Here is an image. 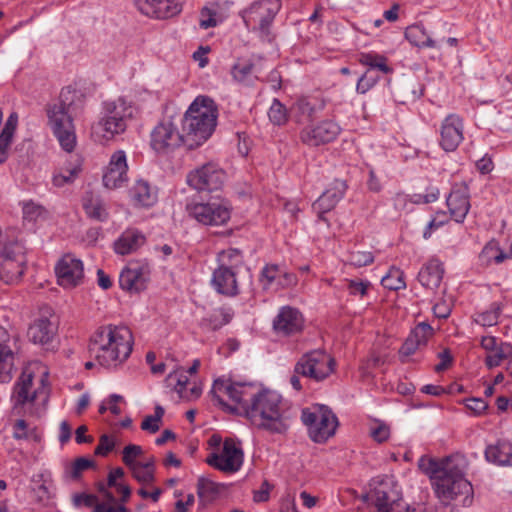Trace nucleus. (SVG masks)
<instances>
[{"label": "nucleus", "mask_w": 512, "mask_h": 512, "mask_svg": "<svg viewBox=\"0 0 512 512\" xmlns=\"http://www.w3.org/2000/svg\"><path fill=\"white\" fill-rule=\"evenodd\" d=\"M133 344V334L127 326L106 325L92 336L89 351L99 365L116 369L130 357Z\"/></svg>", "instance_id": "obj_1"}, {"label": "nucleus", "mask_w": 512, "mask_h": 512, "mask_svg": "<svg viewBox=\"0 0 512 512\" xmlns=\"http://www.w3.org/2000/svg\"><path fill=\"white\" fill-rule=\"evenodd\" d=\"M244 415L253 425L270 433L284 434L290 426L286 403L280 394L271 390L259 388Z\"/></svg>", "instance_id": "obj_2"}, {"label": "nucleus", "mask_w": 512, "mask_h": 512, "mask_svg": "<svg viewBox=\"0 0 512 512\" xmlns=\"http://www.w3.org/2000/svg\"><path fill=\"white\" fill-rule=\"evenodd\" d=\"M217 109L211 99L197 97L182 118L186 147L195 149L212 135L217 124Z\"/></svg>", "instance_id": "obj_3"}, {"label": "nucleus", "mask_w": 512, "mask_h": 512, "mask_svg": "<svg viewBox=\"0 0 512 512\" xmlns=\"http://www.w3.org/2000/svg\"><path fill=\"white\" fill-rule=\"evenodd\" d=\"M77 94L67 87L62 89L59 97L46 106L48 125L60 146L71 152L76 146V133L73 120L74 103Z\"/></svg>", "instance_id": "obj_4"}, {"label": "nucleus", "mask_w": 512, "mask_h": 512, "mask_svg": "<svg viewBox=\"0 0 512 512\" xmlns=\"http://www.w3.org/2000/svg\"><path fill=\"white\" fill-rule=\"evenodd\" d=\"M133 107L123 98L105 102L102 115L91 126L93 140L105 144L127 128V121L133 116Z\"/></svg>", "instance_id": "obj_5"}, {"label": "nucleus", "mask_w": 512, "mask_h": 512, "mask_svg": "<svg viewBox=\"0 0 512 512\" xmlns=\"http://www.w3.org/2000/svg\"><path fill=\"white\" fill-rule=\"evenodd\" d=\"M259 386L251 382H235L229 378L214 381L211 394L217 402L231 410L244 414L258 394Z\"/></svg>", "instance_id": "obj_6"}, {"label": "nucleus", "mask_w": 512, "mask_h": 512, "mask_svg": "<svg viewBox=\"0 0 512 512\" xmlns=\"http://www.w3.org/2000/svg\"><path fill=\"white\" fill-rule=\"evenodd\" d=\"M301 420L307 428L309 438L317 444H324L332 438L339 426L337 416L325 406L316 404L304 408Z\"/></svg>", "instance_id": "obj_7"}, {"label": "nucleus", "mask_w": 512, "mask_h": 512, "mask_svg": "<svg viewBox=\"0 0 512 512\" xmlns=\"http://www.w3.org/2000/svg\"><path fill=\"white\" fill-rule=\"evenodd\" d=\"M433 492L444 506L468 508L474 502L473 485L466 478L437 477Z\"/></svg>", "instance_id": "obj_8"}, {"label": "nucleus", "mask_w": 512, "mask_h": 512, "mask_svg": "<svg viewBox=\"0 0 512 512\" xmlns=\"http://www.w3.org/2000/svg\"><path fill=\"white\" fill-rule=\"evenodd\" d=\"M46 381V376L43 375L38 387L34 388L32 373L23 371L14 386V407L35 406V410L30 411V413L40 416L45 410L49 397Z\"/></svg>", "instance_id": "obj_9"}, {"label": "nucleus", "mask_w": 512, "mask_h": 512, "mask_svg": "<svg viewBox=\"0 0 512 512\" xmlns=\"http://www.w3.org/2000/svg\"><path fill=\"white\" fill-rule=\"evenodd\" d=\"M336 369L334 357L325 349L317 348L302 354L294 364L293 371L314 382H323Z\"/></svg>", "instance_id": "obj_10"}, {"label": "nucleus", "mask_w": 512, "mask_h": 512, "mask_svg": "<svg viewBox=\"0 0 512 512\" xmlns=\"http://www.w3.org/2000/svg\"><path fill=\"white\" fill-rule=\"evenodd\" d=\"M231 206L221 197H211L207 201H192L186 205L189 217L199 224L209 227L226 225L231 218Z\"/></svg>", "instance_id": "obj_11"}, {"label": "nucleus", "mask_w": 512, "mask_h": 512, "mask_svg": "<svg viewBox=\"0 0 512 512\" xmlns=\"http://www.w3.org/2000/svg\"><path fill=\"white\" fill-rule=\"evenodd\" d=\"M26 248L19 241L9 242L0 251V280L18 283L26 270Z\"/></svg>", "instance_id": "obj_12"}, {"label": "nucleus", "mask_w": 512, "mask_h": 512, "mask_svg": "<svg viewBox=\"0 0 512 512\" xmlns=\"http://www.w3.org/2000/svg\"><path fill=\"white\" fill-rule=\"evenodd\" d=\"M185 133L180 132L173 116L163 118L152 129L150 145L160 154H168L181 146L186 147Z\"/></svg>", "instance_id": "obj_13"}, {"label": "nucleus", "mask_w": 512, "mask_h": 512, "mask_svg": "<svg viewBox=\"0 0 512 512\" xmlns=\"http://www.w3.org/2000/svg\"><path fill=\"white\" fill-rule=\"evenodd\" d=\"M244 462V452L241 443L232 438H226L221 448L211 452L206 463L214 469L226 474L238 472Z\"/></svg>", "instance_id": "obj_14"}, {"label": "nucleus", "mask_w": 512, "mask_h": 512, "mask_svg": "<svg viewBox=\"0 0 512 512\" xmlns=\"http://www.w3.org/2000/svg\"><path fill=\"white\" fill-rule=\"evenodd\" d=\"M279 9V0H259L242 12V18L247 28L268 33L269 26Z\"/></svg>", "instance_id": "obj_15"}, {"label": "nucleus", "mask_w": 512, "mask_h": 512, "mask_svg": "<svg viewBox=\"0 0 512 512\" xmlns=\"http://www.w3.org/2000/svg\"><path fill=\"white\" fill-rule=\"evenodd\" d=\"M340 132L341 127L337 122L326 119L303 128L300 139L308 146L318 147L336 140Z\"/></svg>", "instance_id": "obj_16"}, {"label": "nucleus", "mask_w": 512, "mask_h": 512, "mask_svg": "<svg viewBox=\"0 0 512 512\" xmlns=\"http://www.w3.org/2000/svg\"><path fill=\"white\" fill-rule=\"evenodd\" d=\"M224 179V171L213 163L204 164L187 176L188 184L199 191L218 190L222 187Z\"/></svg>", "instance_id": "obj_17"}, {"label": "nucleus", "mask_w": 512, "mask_h": 512, "mask_svg": "<svg viewBox=\"0 0 512 512\" xmlns=\"http://www.w3.org/2000/svg\"><path fill=\"white\" fill-rule=\"evenodd\" d=\"M439 145L446 152H454L464 140L463 119L455 113L447 115L439 127Z\"/></svg>", "instance_id": "obj_18"}, {"label": "nucleus", "mask_w": 512, "mask_h": 512, "mask_svg": "<svg viewBox=\"0 0 512 512\" xmlns=\"http://www.w3.org/2000/svg\"><path fill=\"white\" fill-rule=\"evenodd\" d=\"M55 273L60 286L74 288L83 282V262L72 254H66L56 264Z\"/></svg>", "instance_id": "obj_19"}, {"label": "nucleus", "mask_w": 512, "mask_h": 512, "mask_svg": "<svg viewBox=\"0 0 512 512\" xmlns=\"http://www.w3.org/2000/svg\"><path fill=\"white\" fill-rule=\"evenodd\" d=\"M259 280L265 290L291 288L298 282L296 274L277 264H266Z\"/></svg>", "instance_id": "obj_20"}, {"label": "nucleus", "mask_w": 512, "mask_h": 512, "mask_svg": "<svg viewBox=\"0 0 512 512\" xmlns=\"http://www.w3.org/2000/svg\"><path fill=\"white\" fill-rule=\"evenodd\" d=\"M304 319L296 308L282 307L273 320V329L277 335L283 337L294 336L302 332Z\"/></svg>", "instance_id": "obj_21"}, {"label": "nucleus", "mask_w": 512, "mask_h": 512, "mask_svg": "<svg viewBox=\"0 0 512 512\" xmlns=\"http://www.w3.org/2000/svg\"><path fill=\"white\" fill-rule=\"evenodd\" d=\"M128 164L126 153L123 150L115 151L103 174V184L108 189H117L128 180Z\"/></svg>", "instance_id": "obj_22"}, {"label": "nucleus", "mask_w": 512, "mask_h": 512, "mask_svg": "<svg viewBox=\"0 0 512 512\" xmlns=\"http://www.w3.org/2000/svg\"><path fill=\"white\" fill-rule=\"evenodd\" d=\"M134 4L143 15L156 19L174 17L182 9L177 0H134Z\"/></svg>", "instance_id": "obj_23"}, {"label": "nucleus", "mask_w": 512, "mask_h": 512, "mask_svg": "<svg viewBox=\"0 0 512 512\" xmlns=\"http://www.w3.org/2000/svg\"><path fill=\"white\" fill-rule=\"evenodd\" d=\"M446 204L452 218L456 222L462 223L470 210V192L468 186L465 183L455 184L446 198Z\"/></svg>", "instance_id": "obj_24"}, {"label": "nucleus", "mask_w": 512, "mask_h": 512, "mask_svg": "<svg viewBox=\"0 0 512 512\" xmlns=\"http://www.w3.org/2000/svg\"><path fill=\"white\" fill-rule=\"evenodd\" d=\"M347 189L345 181L336 179L319 198L313 203V211L319 219L326 221L324 214L334 209L337 203L343 198Z\"/></svg>", "instance_id": "obj_25"}, {"label": "nucleus", "mask_w": 512, "mask_h": 512, "mask_svg": "<svg viewBox=\"0 0 512 512\" xmlns=\"http://www.w3.org/2000/svg\"><path fill=\"white\" fill-rule=\"evenodd\" d=\"M148 279L149 269L146 265L130 264L122 270L119 285L125 291L138 293L146 289Z\"/></svg>", "instance_id": "obj_26"}, {"label": "nucleus", "mask_w": 512, "mask_h": 512, "mask_svg": "<svg viewBox=\"0 0 512 512\" xmlns=\"http://www.w3.org/2000/svg\"><path fill=\"white\" fill-rule=\"evenodd\" d=\"M146 242L145 235L136 228H127L115 240L113 248L118 255H128L136 252Z\"/></svg>", "instance_id": "obj_27"}, {"label": "nucleus", "mask_w": 512, "mask_h": 512, "mask_svg": "<svg viewBox=\"0 0 512 512\" xmlns=\"http://www.w3.org/2000/svg\"><path fill=\"white\" fill-rule=\"evenodd\" d=\"M211 282L219 294L235 296L239 293L236 271L226 266H218L214 270Z\"/></svg>", "instance_id": "obj_28"}, {"label": "nucleus", "mask_w": 512, "mask_h": 512, "mask_svg": "<svg viewBox=\"0 0 512 512\" xmlns=\"http://www.w3.org/2000/svg\"><path fill=\"white\" fill-rule=\"evenodd\" d=\"M443 275V264L438 259L431 258L421 267L417 279L424 288L434 291L440 286Z\"/></svg>", "instance_id": "obj_29"}, {"label": "nucleus", "mask_w": 512, "mask_h": 512, "mask_svg": "<svg viewBox=\"0 0 512 512\" xmlns=\"http://www.w3.org/2000/svg\"><path fill=\"white\" fill-rule=\"evenodd\" d=\"M130 198L134 206L152 207L158 199L156 187H153L148 181L139 179L129 190Z\"/></svg>", "instance_id": "obj_30"}, {"label": "nucleus", "mask_w": 512, "mask_h": 512, "mask_svg": "<svg viewBox=\"0 0 512 512\" xmlns=\"http://www.w3.org/2000/svg\"><path fill=\"white\" fill-rule=\"evenodd\" d=\"M485 458L497 466L512 467V442L499 440L488 445L485 449Z\"/></svg>", "instance_id": "obj_31"}, {"label": "nucleus", "mask_w": 512, "mask_h": 512, "mask_svg": "<svg viewBox=\"0 0 512 512\" xmlns=\"http://www.w3.org/2000/svg\"><path fill=\"white\" fill-rule=\"evenodd\" d=\"M57 326L46 317L36 319L28 329V337L31 341L38 344L49 343L55 336Z\"/></svg>", "instance_id": "obj_32"}, {"label": "nucleus", "mask_w": 512, "mask_h": 512, "mask_svg": "<svg viewBox=\"0 0 512 512\" xmlns=\"http://www.w3.org/2000/svg\"><path fill=\"white\" fill-rule=\"evenodd\" d=\"M374 496V502L378 512H415V509L410 511L409 507L392 491L377 489Z\"/></svg>", "instance_id": "obj_33"}, {"label": "nucleus", "mask_w": 512, "mask_h": 512, "mask_svg": "<svg viewBox=\"0 0 512 512\" xmlns=\"http://www.w3.org/2000/svg\"><path fill=\"white\" fill-rule=\"evenodd\" d=\"M228 486L224 483H217L208 477H200L197 482V494L201 501L210 503L224 494Z\"/></svg>", "instance_id": "obj_34"}, {"label": "nucleus", "mask_w": 512, "mask_h": 512, "mask_svg": "<svg viewBox=\"0 0 512 512\" xmlns=\"http://www.w3.org/2000/svg\"><path fill=\"white\" fill-rule=\"evenodd\" d=\"M469 462L460 453L453 454L442 461V476L451 478H465Z\"/></svg>", "instance_id": "obj_35"}, {"label": "nucleus", "mask_w": 512, "mask_h": 512, "mask_svg": "<svg viewBox=\"0 0 512 512\" xmlns=\"http://www.w3.org/2000/svg\"><path fill=\"white\" fill-rule=\"evenodd\" d=\"M234 316L231 308L220 307L213 309L202 320L201 327L206 330L215 331L228 324Z\"/></svg>", "instance_id": "obj_36"}, {"label": "nucleus", "mask_w": 512, "mask_h": 512, "mask_svg": "<svg viewBox=\"0 0 512 512\" xmlns=\"http://www.w3.org/2000/svg\"><path fill=\"white\" fill-rule=\"evenodd\" d=\"M83 208L87 216L96 221H106L109 213L106 208V204L99 197L93 193H87L83 198Z\"/></svg>", "instance_id": "obj_37"}, {"label": "nucleus", "mask_w": 512, "mask_h": 512, "mask_svg": "<svg viewBox=\"0 0 512 512\" xmlns=\"http://www.w3.org/2000/svg\"><path fill=\"white\" fill-rule=\"evenodd\" d=\"M405 37L412 45L419 48L437 47L436 42L427 34L424 26L421 24L407 27Z\"/></svg>", "instance_id": "obj_38"}, {"label": "nucleus", "mask_w": 512, "mask_h": 512, "mask_svg": "<svg viewBox=\"0 0 512 512\" xmlns=\"http://www.w3.org/2000/svg\"><path fill=\"white\" fill-rule=\"evenodd\" d=\"M17 122V115L12 113L0 133V164L4 163L8 158V147L11 144Z\"/></svg>", "instance_id": "obj_39"}, {"label": "nucleus", "mask_w": 512, "mask_h": 512, "mask_svg": "<svg viewBox=\"0 0 512 512\" xmlns=\"http://www.w3.org/2000/svg\"><path fill=\"white\" fill-rule=\"evenodd\" d=\"M358 61L360 64L369 66L371 69H378L384 74L392 72V68L387 64V58L374 52L360 53Z\"/></svg>", "instance_id": "obj_40"}, {"label": "nucleus", "mask_w": 512, "mask_h": 512, "mask_svg": "<svg viewBox=\"0 0 512 512\" xmlns=\"http://www.w3.org/2000/svg\"><path fill=\"white\" fill-rule=\"evenodd\" d=\"M507 254L500 249L498 243L496 241H490L488 242L481 254H480V258L481 260L486 264V265H489L491 263H496V264H500L502 263L505 259H507Z\"/></svg>", "instance_id": "obj_41"}, {"label": "nucleus", "mask_w": 512, "mask_h": 512, "mask_svg": "<svg viewBox=\"0 0 512 512\" xmlns=\"http://www.w3.org/2000/svg\"><path fill=\"white\" fill-rule=\"evenodd\" d=\"M506 359H512V345L501 342L499 346L486 356L485 363L489 368L497 367Z\"/></svg>", "instance_id": "obj_42"}, {"label": "nucleus", "mask_w": 512, "mask_h": 512, "mask_svg": "<svg viewBox=\"0 0 512 512\" xmlns=\"http://www.w3.org/2000/svg\"><path fill=\"white\" fill-rule=\"evenodd\" d=\"M165 383L181 397L189 384V379L186 372L182 368H178L167 375Z\"/></svg>", "instance_id": "obj_43"}, {"label": "nucleus", "mask_w": 512, "mask_h": 512, "mask_svg": "<svg viewBox=\"0 0 512 512\" xmlns=\"http://www.w3.org/2000/svg\"><path fill=\"white\" fill-rule=\"evenodd\" d=\"M502 304L494 302L490 305L489 309L478 313L475 317V322L484 327H491L498 323V319L502 313Z\"/></svg>", "instance_id": "obj_44"}, {"label": "nucleus", "mask_w": 512, "mask_h": 512, "mask_svg": "<svg viewBox=\"0 0 512 512\" xmlns=\"http://www.w3.org/2000/svg\"><path fill=\"white\" fill-rule=\"evenodd\" d=\"M218 262L219 266L236 271L243 264V256L240 250L229 248L219 253Z\"/></svg>", "instance_id": "obj_45"}, {"label": "nucleus", "mask_w": 512, "mask_h": 512, "mask_svg": "<svg viewBox=\"0 0 512 512\" xmlns=\"http://www.w3.org/2000/svg\"><path fill=\"white\" fill-rule=\"evenodd\" d=\"M381 284L389 290H400L406 287L404 272L399 268H391L388 273L382 277Z\"/></svg>", "instance_id": "obj_46"}, {"label": "nucleus", "mask_w": 512, "mask_h": 512, "mask_svg": "<svg viewBox=\"0 0 512 512\" xmlns=\"http://www.w3.org/2000/svg\"><path fill=\"white\" fill-rule=\"evenodd\" d=\"M418 465H419V468L426 475L429 476V478L431 480L432 487L434 486V484L436 482V478L442 477V475H441L442 474V461L437 462L434 459H428V458L421 457L418 462Z\"/></svg>", "instance_id": "obj_47"}, {"label": "nucleus", "mask_w": 512, "mask_h": 512, "mask_svg": "<svg viewBox=\"0 0 512 512\" xmlns=\"http://www.w3.org/2000/svg\"><path fill=\"white\" fill-rule=\"evenodd\" d=\"M163 416V407L160 405H156L154 414L148 415L143 419L141 423V429L152 434L158 432L160 429Z\"/></svg>", "instance_id": "obj_48"}, {"label": "nucleus", "mask_w": 512, "mask_h": 512, "mask_svg": "<svg viewBox=\"0 0 512 512\" xmlns=\"http://www.w3.org/2000/svg\"><path fill=\"white\" fill-rule=\"evenodd\" d=\"M93 461L87 458H77L73 463L65 468V477L67 479L76 480L81 473L93 466Z\"/></svg>", "instance_id": "obj_49"}, {"label": "nucleus", "mask_w": 512, "mask_h": 512, "mask_svg": "<svg viewBox=\"0 0 512 512\" xmlns=\"http://www.w3.org/2000/svg\"><path fill=\"white\" fill-rule=\"evenodd\" d=\"M7 340V332L0 327V371H3L7 367H11L13 365L14 356L11 349L6 345Z\"/></svg>", "instance_id": "obj_50"}, {"label": "nucleus", "mask_w": 512, "mask_h": 512, "mask_svg": "<svg viewBox=\"0 0 512 512\" xmlns=\"http://www.w3.org/2000/svg\"><path fill=\"white\" fill-rule=\"evenodd\" d=\"M268 117L274 125H284L288 120L287 109L278 99L275 98L269 108Z\"/></svg>", "instance_id": "obj_51"}, {"label": "nucleus", "mask_w": 512, "mask_h": 512, "mask_svg": "<svg viewBox=\"0 0 512 512\" xmlns=\"http://www.w3.org/2000/svg\"><path fill=\"white\" fill-rule=\"evenodd\" d=\"M254 65L250 62H237L231 69L232 77L239 83H248L251 80Z\"/></svg>", "instance_id": "obj_52"}, {"label": "nucleus", "mask_w": 512, "mask_h": 512, "mask_svg": "<svg viewBox=\"0 0 512 512\" xmlns=\"http://www.w3.org/2000/svg\"><path fill=\"white\" fill-rule=\"evenodd\" d=\"M133 477L142 485H147L155 480L154 472L144 466L142 462H138L128 466Z\"/></svg>", "instance_id": "obj_53"}, {"label": "nucleus", "mask_w": 512, "mask_h": 512, "mask_svg": "<svg viewBox=\"0 0 512 512\" xmlns=\"http://www.w3.org/2000/svg\"><path fill=\"white\" fill-rule=\"evenodd\" d=\"M104 497L107 502L95 505L93 512H130L123 504H115V497L112 493L105 491Z\"/></svg>", "instance_id": "obj_54"}, {"label": "nucleus", "mask_w": 512, "mask_h": 512, "mask_svg": "<svg viewBox=\"0 0 512 512\" xmlns=\"http://www.w3.org/2000/svg\"><path fill=\"white\" fill-rule=\"evenodd\" d=\"M433 336V328L425 323H419L410 333L409 337L421 347L425 346L428 339Z\"/></svg>", "instance_id": "obj_55"}, {"label": "nucleus", "mask_w": 512, "mask_h": 512, "mask_svg": "<svg viewBox=\"0 0 512 512\" xmlns=\"http://www.w3.org/2000/svg\"><path fill=\"white\" fill-rule=\"evenodd\" d=\"M78 172L79 169L77 168H62L53 174V184L57 187H62L71 183L77 176Z\"/></svg>", "instance_id": "obj_56"}, {"label": "nucleus", "mask_w": 512, "mask_h": 512, "mask_svg": "<svg viewBox=\"0 0 512 512\" xmlns=\"http://www.w3.org/2000/svg\"><path fill=\"white\" fill-rule=\"evenodd\" d=\"M380 77L371 71H366L357 81L356 91L359 94H366L370 91L379 81Z\"/></svg>", "instance_id": "obj_57"}, {"label": "nucleus", "mask_w": 512, "mask_h": 512, "mask_svg": "<svg viewBox=\"0 0 512 512\" xmlns=\"http://www.w3.org/2000/svg\"><path fill=\"white\" fill-rule=\"evenodd\" d=\"M348 261L355 267H363L371 264L374 261V256L369 251H352Z\"/></svg>", "instance_id": "obj_58"}, {"label": "nucleus", "mask_w": 512, "mask_h": 512, "mask_svg": "<svg viewBox=\"0 0 512 512\" xmlns=\"http://www.w3.org/2000/svg\"><path fill=\"white\" fill-rule=\"evenodd\" d=\"M45 214V209L34 203L27 202L23 205V218L27 221H36Z\"/></svg>", "instance_id": "obj_59"}, {"label": "nucleus", "mask_w": 512, "mask_h": 512, "mask_svg": "<svg viewBox=\"0 0 512 512\" xmlns=\"http://www.w3.org/2000/svg\"><path fill=\"white\" fill-rule=\"evenodd\" d=\"M142 453H143V450H142L141 446L135 445V444L127 445L123 449L122 460L126 466L138 463L139 461H136V458L139 457L140 455H142Z\"/></svg>", "instance_id": "obj_60"}, {"label": "nucleus", "mask_w": 512, "mask_h": 512, "mask_svg": "<svg viewBox=\"0 0 512 512\" xmlns=\"http://www.w3.org/2000/svg\"><path fill=\"white\" fill-rule=\"evenodd\" d=\"M439 189L430 187L425 193H418L413 195V202L416 204H427L435 202L439 198Z\"/></svg>", "instance_id": "obj_61"}, {"label": "nucleus", "mask_w": 512, "mask_h": 512, "mask_svg": "<svg viewBox=\"0 0 512 512\" xmlns=\"http://www.w3.org/2000/svg\"><path fill=\"white\" fill-rule=\"evenodd\" d=\"M419 348L420 346L413 340V338L408 336L399 350V358L401 362L405 363L407 358L413 355Z\"/></svg>", "instance_id": "obj_62"}, {"label": "nucleus", "mask_w": 512, "mask_h": 512, "mask_svg": "<svg viewBox=\"0 0 512 512\" xmlns=\"http://www.w3.org/2000/svg\"><path fill=\"white\" fill-rule=\"evenodd\" d=\"M370 436L378 443L385 442L390 437V428L384 423H379L370 429Z\"/></svg>", "instance_id": "obj_63"}, {"label": "nucleus", "mask_w": 512, "mask_h": 512, "mask_svg": "<svg viewBox=\"0 0 512 512\" xmlns=\"http://www.w3.org/2000/svg\"><path fill=\"white\" fill-rule=\"evenodd\" d=\"M370 286V282L368 281H358V280H349L348 282V291L351 295L361 296L367 294V290Z\"/></svg>", "instance_id": "obj_64"}]
</instances>
